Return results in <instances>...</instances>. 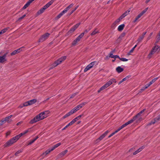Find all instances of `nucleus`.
I'll return each instance as SVG.
<instances>
[{"label":"nucleus","mask_w":160,"mask_h":160,"mask_svg":"<svg viewBox=\"0 0 160 160\" xmlns=\"http://www.w3.org/2000/svg\"><path fill=\"white\" fill-rule=\"evenodd\" d=\"M156 119L157 121H159L160 120V114L156 118Z\"/></svg>","instance_id":"nucleus-64"},{"label":"nucleus","mask_w":160,"mask_h":160,"mask_svg":"<svg viewBox=\"0 0 160 160\" xmlns=\"http://www.w3.org/2000/svg\"><path fill=\"white\" fill-rule=\"evenodd\" d=\"M34 0H29L23 7L22 8V9H25L26 8H27L30 5V4L31 2H32Z\"/></svg>","instance_id":"nucleus-18"},{"label":"nucleus","mask_w":160,"mask_h":160,"mask_svg":"<svg viewBox=\"0 0 160 160\" xmlns=\"http://www.w3.org/2000/svg\"><path fill=\"white\" fill-rule=\"evenodd\" d=\"M116 71L119 73H120L123 71V69L121 67L118 66L116 68Z\"/></svg>","instance_id":"nucleus-21"},{"label":"nucleus","mask_w":160,"mask_h":160,"mask_svg":"<svg viewBox=\"0 0 160 160\" xmlns=\"http://www.w3.org/2000/svg\"><path fill=\"white\" fill-rule=\"evenodd\" d=\"M71 115V114L70 113V112H69L67 114H66L64 116H63L62 118H63V119H65L66 118L70 116Z\"/></svg>","instance_id":"nucleus-40"},{"label":"nucleus","mask_w":160,"mask_h":160,"mask_svg":"<svg viewBox=\"0 0 160 160\" xmlns=\"http://www.w3.org/2000/svg\"><path fill=\"white\" fill-rule=\"evenodd\" d=\"M74 120H72V121H71L68 124V125L69 126H70L71 125H72V124H73L75 122H74Z\"/></svg>","instance_id":"nucleus-54"},{"label":"nucleus","mask_w":160,"mask_h":160,"mask_svg":"<svg viewBox=\"0 0 160 160\" xmlns=\"http://www.w3.org/2000/svg\"><path fill=\"white\" fill-rule=\"evenodd\" d=\"M132 123V121H129L128 122L125 123V124L122 125V126H121L120 127H119L117 130L118 132L120 130H121V129H122L125 127H126L128 125V124Z\"/></svg>","instance_id":"nucleus-14"},{"label":"nucleus","mask_w":160,"mask_h":160,"mask_svg":"<svg viewBox=\"0 0 160 160\" xmlns=\"http://www.w3.org/2000/svg\"><path fill=\"white\" fill-rule=\"evenodd\" d=\"M124 17L121 15L119 18L115 22V23H118L121 20H122L123 18Z\"/></svg>","instance_id":"nucleus-35"},{"label":"nucleus","mask_w":160,"mask_h":160,"mask_svg":"<svg viewBox=\"0 0 160 160\" xmlns=\"http://www.w3.org/2000/svg\"><path fill=\"white\" fill-rule=\"evenodd\" d=\"M50 152H51V151H50L49 149H48V150H47V151H46L44 152L45 153L46 155L48 154H49Z\"/></svg>","instance_id":"nucleus-55"},{"label":"nucleus","mask_w":160,"mask_h":160,"mask_svg":"<svg viewBox=\"0 0 160 160\" xmlns=\"http://www.w3.org/2000/svg\"><path fill=\"white\" fill-rule=\"evenodd\" d=\"M148 8H146L145 9L143 10L141 12V13L142 14V15H143L148 10Z\"/></svg>","instance_id":"nucleus-44"},{"label":"nucleus","mask_w":160,"mask_h":160,"mask_svg":"<svg viewBox=\"0 0 160 160\" xmlns=\"http://www.w3.org/2000/svg\"><path fill=\"white\" fill-rule=\"evenodd\" d=\"M24 107V106H23V104H20L18 107V108H22L23 107Z\"/></svg>","instance_id":"nucleus-61"},{"label":"nucleus","mask_w":160,"mask_h":160,"mask_svg":"<svg viewBox=\"0 0 160 160\" xmlns=\"http://www.w3.org/2000/svg\"><path fill=\"white\" fill-rule=\"evenodd\" d=\"M125 26V25L124 24H122L119 25L118 28V30L119 31H122L124 27Z\"/></svg>","instance_id":"nucleus-24"},{"label":"nucleus","mask_w":160,"mask_h":160,"mask_svg":"<svg viewBox=\"0 0 160 160\" xmlns=\"http://www.w3.org/2000/svg\"><path fill=\"white\" fill-rule=\"evenodd\" d=\"M78 110V109L77 108L75 107L73 109H72L69 112L70 113L71 115H72L74 112H76Z\"/></svg>","instance_id":"nucleus-26"},{"label":"nucleus","mask_w":160,"mask_h":160,"mask_svg":"<svg viewBox=\"0 0 160 160\" xmlns=\"http://www.w3.org/2000/svg\"><path fill=\"white\" fill-rule=\"evenodd\" d=\"M90 68H89L88 66H87V67L84 69V72H86L88 70L90 69Z\"/></svg>","instance_id":"nucleus-49"},{"label":"nucleus","mask_w":160,"mask_h":160,"mask_svg":"<svg viewBox=\"0 0 160 160\" xmlns=\"http://www.w3.org/2000/svg\"><path fill=\"white\" fill-rule=\"evenodd\" d=\"M86 104V102H84L81 103L80 105H78L76 107L77 108V109H78V110L80 108H81L82 107L84 106Z\"/></svg>","instance_id":"nucleus-22"},{"label":"nucleus","mask_w":160,"mask_h":160,"mask_svg":"<svg viewBox=\"0 0 160 160\" xmlns=\"http://www.w3.org/2000/svg\"><path fill=\"white\" fill-rule=\"evenodd\" d=\"M140 18V16L139 15H138L135 18V20L133 21V22H136L138 20V19Z\"/></svg>","instance_id":"nucleus-45"},{"label":"nucleus","mask_w":160,"mask_h":160,"mask_svg":"<svg viewBox=\"0 0 160 160\" xmlns=\"http://www.w3.org/2000/svg\"><path fill=\"white\" fill-rule=\"evenodd\" d=\"M80 23H78L76 24V25H74L73 27H72L68 31V34H69L73 32L78 27V26L80 25Z\"/></svg>","instance_id":"nucleus-13"},{"label":"nucleus","mask_w":160,"mask_h":160,"mask_svg":"<svg viewBox=\"0 0 160 160\" xmlns=\"http://www.w3.org/2000/svg\"><path fill=\"white\" fill-rule=\"evenodd\" d=\"M50 34L48 33H46L45 34L42 35L39 39V42H42L46 39H47L49 37Z\"/></svg>","instance_id":"nucleus-11"},{"label":"nucleus","mask_w":160,"mask_h":160,"mask_svg":"<svg viewBox=\"0 0 160 160\" xmlns=\"http://www.w3.org/2000/svg\"><path fill=\"white\" fill-rule=\"evenodd\" d=\"M78 110V109L77 108L75 107L73 109H72L69 112L70 113L71 115H72L74 112H76Z\"/></svg>","instance_id":"nucleus-25"},{"label":"nucleus","mask_w":160,"mask_h":160,"mask_svg":"<svg viewBox=\"0 0 160 160\" xmlns=\"http://www.w3.org/2000/svg\"><path fill=\"white\" fill-rule=\"evenodd\" d=\"M66 58V57L64 56L62 57L61 58L59 59L57 61H55L52 65L51 68H53L54 67H56L59 64L61 63L63 61L65 60Z\"/></svg>","instance_id":"nucleus-7"},{"label":"nucleus","mask_w":160,"mask_h":160,"mask_svg":"<svg viewBox=\"0 0 160 160\" xmlns=\"http://www.w3.org/2000/svg\"><path fill=\"white\" fill-rule=\"evenodd\" d=\"M26 14H24L22 17H20L18 19V21H21L22 19L25 16H26Z\"/></svg>","instance_id":"nucleus-52"},{"label":"nucleus","mask_w":160,"mask_h":160,"mask_svg":"<svg viewBox=\"0 0 160 160\" xmlns=\"http://www.w3.org/2000/svg\"><path fill=\"white\" fill-rule=\"evenodd\" d=\"M158 121H157V120L156 119V118L154 119L153 120H152L148 124V125H151L152 124H154L156 122Z\"/></svg>","instance_id":"nucleus-31"},{"label":"nucleus","mask_w":160,"mask_h":160,"mask_svg":"<svg viewBox=\"0 0 160 160\" xmlns=\"http://www.w3.org/2000/svg\"><path fill=\"white\" fill-rule=\"evenodd\" d=\"M145 89V88L144 87L142 88V89H141L140 90L139 92H142L143 91H144Z\"/></svg>","instance_id":"nucleus-63"},{"label":"nucleus","mask_w":160,"mask_h":160,"mask_svg":"<svg viewBox=\"0 0 160 160\" xmlns=\"http://www.w3.org/2000/svg\"><path fill=\"white\" fill-rule=\"evenodd\" d=\"M137 45H135L132 49L128 53V55H129L131 54V53L134 50L135 48H136L137 47Z\"/></svg>","instance_id":"nucleus-38"},{"label":"nucleus","mask_w":160,"mask_h":160,"mask_svg":"<svg viewBox=\"0 0 160 160\" xmlns=\"http://www.w3.org/2000/svg\"><path fill=\"white\" fill-rule=\"evenodd\" d=\"M23 106H24V107L27 106L28 105H29V103L28 101L26 102L23 103Z\"/></svg>","instance_id":"nucleus-53"},{"label":"nucleus","mask_w":160,"mask_h":160,"mask_svg":"<svg viewBox=\"0 0 160 160\" xmlns=\"http://www.w3.org/2000/svg\"><path fill=\"white\" fill-rule=\"evenodd\" d=\"M78 110V109L77 108L75 107L73 109H72L69 112L70 113L71 115H72L74 112H76Z\"/></svg>","instance_id":"nucleus-27"},{"label":"nucleus","mask_w":160,"mask_h":160,"mask_svg":"<svg viewBox=\"0 0 160 160\" xmlns=\"http://www.w3.org/2000/svg\"><path fill=\"white\" fill-rule=\"evenodd\" d=\"M124 17L121 15L119 18L115 22V23H118L121 20H122L123 18Z\"/></svg>","instance_id":"nucleus-34"},{"label":"nucleus","mask_w":160,"mask_h":160,"mask_svg":"<svg viewBox=\"0 0 160 160\" xmlns=\"http://www.w3.org/2000/svg\"><path fill=\"white\" fill-rule=\"evenodd\" d=\"M22 152V150H19L15 153V155L16 156H18V154L21 153V152Z\"/></svg>","instance_id":"nucleus-47"},{"label":"nucleus","mask_w":160,"mask_h":160,"mask_svg":"<svg viewBox=\"0 0 160 160\" xmlns=\"http://www.w3.org/2000/svg\"><path fill=\"white\" fill-rule=\"evenodd\" d=\"M158 78H156L152 79L150 82L152 84L153 83L155 82L158 79Z\"/></svg>","instance_id":"nucleus-50"},{"label":"nucleus","mask_w":160,"mask_h":160,"mask_svg":"<svg viewBox=\"0 0 160 160\" xmlns=\"http://www.w3.org/2000/svg\"><path fill=\"white\" fill-rule=\"evenodd\" d=\"M54 2V0H52L48 3L37 12V14L40 15L44 12L45 10L50 6Z\"/></svg>","instance_id":"nucleus-6"},{"label":"nucleus","mask_w":160,"mask_h":160,"mask_svg":"<svg viewBox=\"0 0 160 160\" xmlns=\"http://www.w3.org/2000/svg\"><path fill=\"white\" fill-rule=\"evenodd\" d=\"M61 145V143L60 142V143H57V144H55V145H54L53 146H54V147L56 148H57L59 146H60Z\"/></svg>","instance_id":"nucleus-51"},{"label":"nucleus","mask_w":160,"mask_h":160,"mask_svg":"<svg viewBox=\"0 0 160 160\" xmlns=\"http://www.w3.org/2000/svg\"><path fill=\"white\" fill-rule=\"evenodd\" d=\"M145 109H143L138 113L133 118L131 119L130 121H132V123L134 121H135L136 122H138L141 121L142 119V116L143 112L145 111Z\"/></svg>","instance_id":"nucleus-2"},{"label":"nucleus","mask_w":160,"mask_h":160,"mask_svg":"<svg viewBox=\"0 0 160 160\" xmlns=\"http://www.w3.org/2000/svg\"><path fill=\"white\" fill-rule=\"evenodd\" d=\"M19 138L17 135L13 137L12 138L7 142L4 145V147H8L12 145L13 144L16 142Z\"/></svg>","instance_id":"nucleus-4"},{"label":"nucleus","mask_w":160,"mask_h":160,"mask_svg":"<svg viewBox=\"0 0 160 160\" xmlns=\"http://www.w3.org/2000/svg\"><path fill=\"white\" fill-rule=\"evenodd\" d=\"M99 32V31L97 29H95L94 31L91 33V35L93 36L95 35V34L98 33Z\"/></svg>","instance_id":"nucleus-30"},{"label":"nucleus","mask_w":160,"mask_h":160,"mask_svg":"<svg viewBox=\"0 0 160 160\" xmlns=\"http://www.w3.org/2000/svg\"><path fill=\"white\" fill-rule=\"evenodd\" d=\"M19 138L17 135L13 137L12 138L7 142L4 145V147H8L12 145L13 144L16 142Z\"/></svg>","instance_id":"nucleus-5"},{"label":"nucleus","mask_w":160,"mask_h":160,"mask_svg":"<svg viewBox=\"0 0 160 160\" xmlns=\"http://www.w3.org/2000/svg\"><path fill=\"white\" fill-rule=\"evenodd\" d=\"M73 6V4L72 3L69 5L67 8L69 9L71 8Z\"/></svg>","instance_id":"nucleus-57"},{"label":"nucleus","mask_w":160,"mask_h":160,"mask_svg":"<svg viewBox=\"0 0 160 160\" xmlns=\"http://www.w3.org/2000/svg\"><path fill=\"white\" fill-rule=\"evenodd\" d=\"M109 132V131L108 130L106 131L103 134L101 135L96 140V143H98L102 140L107 135L108 133Z\"/></svg>","instance_id":"nucleus-12"},{"label":"nucleus","mask_w":160,"mask_h":160,"mask_svg":"<svg viewBox=\"0 0 160 160\" xmlns=\"http://www.w3.org/2000/svg\"><path fill=\"white\" fill-rule=\"evenodd\" d=\"M64 14L62 13V12L61 13H60L57 17L56 18L57 19L60 18L62 15H63Z\"/></svg>","instance_id":"nucleus-39"},{"label":"nucleus","mask_w":160,"mask_h":160,"mask_svg":"<svg viewBox=\"0 0 160 160\" xmlns=\"http://www.w3.org/2000/svg\"><path fill=\"white\" fill-rule=\"evenodd\" d=\"M23 47L21 48L18 49L12 52L11 53V56H13L15 55L17 53L20 52L22 50V48H23Z\"/></svg>","instance_id":"nucleus-15"},{"label":"nucleus","mask_w":160,"mask_h":160,"mask_svg":"<svg viewBox=\"0 0 160 160\" xmlns=\"http://www.w3.org/2000/svg\"><path fill=\"white\" fill-rule=\"evenodd\" d=\"M68 152L67 150H65L64 151H62L59 154H58V158H60L63 156H64L67 152Z\"/></svg>","instance_id":"nucleus-17"},{"label":"nucleus","mask_w":160,"mask_h":160,"mask_svg":"<svg viewBox=\"0 0 160 160\" xmlns=\"http://www.w3.org/2000/svg\"><path fill=\"white\" fill-rule=\"evenodd\" d=\"M144 148V147L143 146L139 148L136 151H135L134 152H133V155H136L140 151H141Z\"/></svg>","instance_id":"nucleus-20"},{"label":"nucleus","mask_w":160,"mask_h":160,"mask_svg":"<svg viewBox=\"0 0 160 160\" xmlns=\"http://www.w3.org/2000/svg\"><path fill=\"white\" fill-rule=\"evenodd\" d=\"M128 78L126 77L124 78H123L122 80L120 81L118 83V84L119 85L121 84L123 82L126 81Z\"/></svg>","instance_id":"nucleus-41"},{"label":"nucleus","mask_w":160,"mask_h":160,"mask_svg":"<svg viewBox=\"0 0 160 160\" xmlns=\"http://www.w3.org/2000/svg\"><path fill=\"white\" fill-rule=\"evenodd\" d=\"M8 53V52H6L2 56H0V63L4 64L7 62V60L6 57Z\"/></svg>","instance_id":"nucleus-10"},{"label":"nucleus","mask_w":160,"mask_h":160,"mask_svg":"<svg viewBox=\"0 0 160 160\" xmlns=\"http://www.w3.org/2000/svg\"><path fill=\"white\" fill-rule=\"evenodd\" d=\"M118 131L116 130V131H115V132L112 133V134H111L110 135H109L108 137V138H110L112 136H113L116 133H117V132H118Z\"/></svg>","instance_id":"nucleus-42"},{"label":"nucleus","mask_w":160,"mask_h":160,"mask_svg":"<svg viewBox=\"0 0 160 160\" xmlns=\"http://www.w3.org/2000/svg\"><path fill=\"white\" fill-rule=\"evenodd\" d=\"M30 129H28L27 130H26L24 131L23 132L20 133V134L17 135L18 137V138H19L20 137H21L22 136L25 135V134L27 133L28 132H29V130H30Z\"/></svg>","instance_id":"nucleus-19"},{"label":"nucleus","mask_w":160,"mask_h":160,"mask_svg":"<svg viewBox=\"0 0 160 160\" xmlns=\"http://www.w3.org/2000/svg\"><path fill=\"white\" fill-rule=\"evenodd\" d=\"M124 17L121 15L119 18L115 22V23H118L121 20H122L123 18Z\"/></svg>","instance_id":"nucleus-32"},{"label":"nucleus","mask_w":160,"mask_h":160,"mask_svg":"<svg viewBox=\"0 0 160 160\" xmlns=\"http://www.w3.org/2000/svg\"><path fill=\"white\" fill-rule=\"evenodd\" d=\"M12 117V115H10V116L7 117L4 119V120L5 122H7L8 123H10L11 122L12 120L10 118Z\"/></svg>","instance_id":"nucleus-16"},{"label":"nucleus","mask_w":160,"mask_h":160,"mask_svg":"<svg viewBox=\"0 0 160 160\" xmlns=\"http://www.w3.org/2000/svg\"><path fill=\"white\" fill-rule=\"evenodd\" d=\"M130 12V10H128L125 12L122 15V16L124 18Z\"/></svg>","instance_id":"nucleus-37"},{"label":"nucleus","mask_w":160,"mask_h":160,"mask_svg":"<svg viewBox=\"0 0 160 160\" xmlns=\"http://www.w3.org/2000/svg\"><path fill=\"white\" fill-rule=\"evenodd\" d=\"M90 65H91V66L92 67L94 66V65L95 64V62H92L90 63Z\"/></svg>","instance_id":"nucleus-62"},{"label":"nucleus","mask_w":160,"mask_h":160,"mask_svg":"<svg viewBox=\"0 0 160 160\" xmlns=\"http://www.w3.org/2000/svg\"><path fill=\"white\" fill-rule=\"evenodd\" d=\"M69 9L67 8V7L64 9V10L62 11V13H63L64 14H65L66 13L68 10Z\"/></svg>","instance_id":"nucleus-46"},{"label":"nucleus","mask_w":160,"mask_h":160,"mask_svg":"<svg viewBox=\"0 0 160 160\" xmlns=\"http://www.w3.org/2000/svg\"><path fill=\"white\" fill-rule=\"evenodd\" d=\"M144 38V37H143V36H142V35L140 36L137 40L138 42L139 43L141 42Z\"/></svg>","instance_id":"nucleus-36"},{"label":"nucleus","mask_w":160,"mask_h":160,"mask_svg":"<svg viewBox=\"0 0 160 160\" xmlns=\"http://www.w3.org/2000/svg\"><path fill=\"white\" fill-rule=\"evenodd\" d=\"M77 94V93H75L72 94L70 97V98H74Z\"/></svg>","instance_id":"nucleus-60"},{"label":"nucleus","mask_w":160,"mask_h":160,"mask_svg":"<svg viewBox=\"0 0 160 160\" xmlns=\"http://www.w3.org/2000/svg\"><path fill=\"white\" fill-rule=\"evenodd\" d=\"M120 60L123 62H126L128 61V59L124 58H120Z\"/></svg>","instance_id":"nucleus-48"},{"label":"nucleus","mask_w":160,"mask_h":160,"mask_svg":"<svg viewBox=\"0 0 160 160\" xmlns=\"http://www.w3.org/2000/svg\"><path fill=\"white\" fill-rule=\"evenodd\" d=\"M114 55H113V54L110 53L109 57L112 58H114Z\"/></svg>","instance_id":"nucleus-58"},{"label":"nucleus","mask_w":160,"mask_h":160,"mask_svg":"<svg viewBox=\"0 0 160 160\" xmlns=\"http://www.w3.org/2000/svg\"><path fill=\"white\" fill-rule=\"evenodd\" d=\"M37 102V100L36 99H33L30 101H28L29 105H31Z\"/></svg>","instance_id":"nucleus-23"},{"label":"nucleus","mask_w":160,"mask_h":160,"mask_svg":"<svg viewBox=\"0 0 160 160\" xmlns=\"http://www.w3.org/2000/svg\"><path fill=\"white\" fill-rule=\"evenodd\" d=\"M78 110V109L77 108L75 107L73 109H72L69 112L70 113L71 115H72L74 112H76Z\"/></svg>","instance_id":"nucleus-28"},{"label":"nucleus","mask_w":160,"mask_h":160,"mask_svg":"<svg viewBox=\"0 0 160 160\" xmlns=\"http://www.w3.org/2000/svg\"><path fill=\"white\" fill-rule=\"evenodd\" d=\"M9 28H5L3 29L0 32V35L2 34L5 32H6L8 29H9Z\"/></svg>","instance_id":"nucleus-29"},{"label":"nucleus","mask_w":160,"mask_h":160,"mask_svg":"<svg viewBox=\"0 0 160 160\" xmlns=\"http://www.w3.org/2000/svg\"><path fill=\"white\" fill-rule=\"evenodd\" d=\"M5 121H4V119L2 120L1 121H0V125H2L3 123L5 122Z\"/></svg>","instance_id":"nucleus-56"},{"label":"nucleus","mask_w":160,"mask_h":160,"mask_svg":"<svg viewBox=\"0 0 160 160\" xmlns=\"http://www.w3.org/2000/svg\"><path fill=\"white\" fill-rule=\"evenodd\" d=\"M113 82L116 83V80L115 78H112L105 84L102 87L100 88L98 90V92L99 93L101 91H102L111 85Z\"/></svg>","instance_id":"nucleus-3"},{"label":"nucleus","mask_w":160,"mask_h":160,"mask_svg":"<svg viewBox=\"0 0 160 160\" xmlns=\"http://www.w3.org/2000/svg\"><path fill=\"white\" fill-rule=\"evenodd\" d=\"M55 148L54 146L52 147L51 148L49 149L51 152L53 151Z\"/></svg>","instance_id":"nucleus-59"},{"label":"nucleus","mask_w":160,"mask_h":160,"mask_svg":"<svg viewBox=\"0 0 160 160\" xmlns=\"http://www.w3.org/2000/svg\"><path fill=\"white\" fill-rule=\"evenodd\" d=\"M49 113L48 111H45L40 113L36 116L33 119H32L30 122V124H33L42 120L48 117V114Z\"/></svg>","instance_id":"nucleus-1"},{"label":"nucleus","mask_w":160,"mask_h":160,"mask_svg":"<svg viewBox=\"0 0 160 160\" xmlns=\"http://www.w3.org/2000/svg\"><path fill=\"white\" fill-rule=\"evenodd\" d=\"M148 8H146L145 9L143 10L141 12V13L142 14V15H143L148 10Z\"/></svg>","instance_id":"nucleus-43"},{"label":"nucleus","mask_w":160,"mask_h":160,"mask_svg":"<svg viewBox=\"0 0 160 160\" xmlns=\"http://www.w3.org/2000/svg\"><path fill=\"white\" fill-rule=\"evenodd\" d=\"M124 17L121 15L119 18L115 22V23H118L121 20H122L123 18Z\"/></svg>","instance_id":"nucleus-33"},{"label":"nucleus","mask_w":160,"mask_h":160,"mask_svg":"<svg viewBox=\"0 0 160 160\" xmlns=\"http://www.w3.org/2000/svg\"><path fill=\"white\" fill-rule=\"evenodd\" d=\"M158 48L159 46L157 45H155L154 47H153L150 52V53L148 55V58H150L152 55L154 54L157 51L158 52Z\"/></svg>","instance_id":"nucleus-8"},{"label":"nucleus","mask_w":160,"mask_h":160,"mask_svg":"<svg viewBox=\"0 0 160 160\" xmlns=\"http://www.w3.org/2000/svg\"><path fill=\"white\" fill-rule=\"evenodd\" d=\"M84 33H81L72 42V46H76L79 42L81 39L83 37Z\"/></svg>","instance_id":"nucleus-9"}]
</instances>
